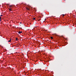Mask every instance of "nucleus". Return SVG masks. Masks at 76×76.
Here are the masks:
<instances>
[{
  "mask_svg": "<svg viewBox=\"0 0 76 76\" xmlns=\"http://www.w3.org/2000/svg\"><path fill=\"white\" fill-rule=\"evenodd\" d=\"M50 38H51V39H53V37H50Z\"/></svg>",
  "mask_w": 76,
  "mask_h": 76,
  "instance_id": "7ed1b4c3",
  "label": "nucleus"
},
{
  "mask_svg": "<svg viewBox=\"0 0 76 76\" xmlns=\"http://www.w3.org/2000/svg\"><path fill=\"white\" fill-rule=\"evenodd\" d=\"M11 40H12V39H10L8 41V42H11Z\"/></svg>",
  "mask_w": 76,
  "mask_h": 76,
  "instance_id": "f03ea898",
  "label": "nucleus"
},
{
  "mask_svg": "<svg viewBox=\"0 0 76 76\" xmlns=\"http://www.w3.org/2000/svg\"><path fill=\"white\" fill-rule=\"evenodd\" d=\"M21 33H22V31H19L18 32V34H21Z\"/></svg>",
  "mask_w": 76,
  "mask_h": 76,
  "instance_id": "f257e3e1",
  "label": "nucleus"
},
{
  "mask_svg": "<svg viewBox=\"0 0 76 76\" xmlns=\"http://www.w3.org/2000/svg\"><path fill=\"white\" fill-rule=\"evenodd\" d=\"M16 41H18V38H16Z\"/></svg>",
  "mask_w": 76,
  "mask_h": 76,
  "instance_id": "423d86ee",
  "label": "nucleus"
},
{
  "mask_svg": "<svg viewBox=\"0 0 76 76\" xmlns=\"http://www.w3.org/2000/svg\"><path fill=\"white\" fill-rule=\"evenodd\" d=\"M33 20H35V18H34Z\"/></svg>",
  "mask_w": 76,
  "mask_h": 76,
  "instance_id": "0eeeda50",
  "label": "nucleus"
},
{
  "mask_svg": "<svg viewBox=\"0 0 76 76\" xmlns=\"http://www.w3.org/2000/svg\"><path fill=\"white\" fill-rule=\"evenodd\" d=\"M26 9H27V10H29V9L28 8H26Z\"/></svg>",
  "mask_w": 76,
  "mask_h": 76,
  "instance_id": "20e7f679",
  "label": "nucleus"
},
{
  "mask_svg": "<svg viewBox=\"0 0 76 76\" xmlns=\"http://www.w3.org/2000/svg\"><path fill=\"white\" fill-rule=\"evenodd\" d=\"M3 16V15H0V16Z\"/></svg>",
  "mask_w": 76,
  "mask_h": 76,
  "instance_id": "6e6552de",
  "label": "nucleus"
},
{
  "mask_svg": "<svg viewBox=\"0 0 76 76\" xmlns=\"http://www.w3.org/2000/svg\"><path fill=\"white\" fill-rule=\"evenodd\" d=\"M1 19V17H0V19Z\"/></svg>",
  "mask_w": 76,
  "mask_h": 76,
  "instance_id": "1a4fd4ad",
  "label": "nucleus"
},
{
  "mask_svg": "<svg viewBox=\"0 0 76 76\" xmlns=\"http://www.w3.org/2000/svg\"><path fill=\"white\" fill-rule=\"evenodd\" d=\"M9 10H10V11H11V10H12V9H9Z\"/></svg>",
  "mask_w": 76,
  "mask_h": 76,
  "instance_id": "39448f33",
  "label": "nucleus"
},
{
  "mask_svg": "<svg viewBox=\"0 0 76 76\" xmlns=\"http://www.w3.org/2000/svg\"><path fill=\"white\" fill-rule=\"evenodd\" d=\"M20 23H22V22H20Z\"/></svg>",
  "mask_w": 76,
  "mask_h": 76,
  "instance_id": "f8f14e48",
  "label": "nucleus"
},
{
  "mask_svg": "<svg viewBox=\"0 0 76 76\" xmlns=\"http://www.w3.org/2000/svg\"><path fill=\"white\" fill-rule=\"evenodd\" d=\"M63 16H64V15L63 14Z\"/></svg>",
  "mask_w": 76,
  "mask_h": 76,
  "instance_id": "9d476101",
  "label": "nucleus"
},
{
  "mask_svg": "<svg viewBox=\"0 0 76 76\" xmlns=\"http://www.w3.org/2000/svg\"><path fill=\"white\" fill-rule=\"evenodd\" d=\"M1 19H0V22H1Z\"/></svg>",
  "mask_w": 76,
  "mask_h": 76,
  "instance_id": "9b49d317",
  "label": "nucleus"
}]
</instances>
